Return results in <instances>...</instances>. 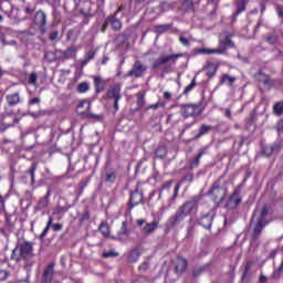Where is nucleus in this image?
Here are the masks:
<instances>
[{"mask_svg":"<svg viewBox=\"0 0 283 283\" xmlns=\"http://www.w3.org/2000/svg\"><path fill=\"white\" fill-rule=\"evenodd\" d=\"M52 217L49 218V222L45 227V229L43 230V232L41 233L40 238H45V235L48 234V231H50V227H52L53 231H61V229H63V224L61 223H52Z\"/></svg>","mask_w":283,"mask_h":283,"instance_id":"12","label":"nucleus"},{"mask_svg":"<svg viewBox=\"0 0 283 283\" xmlns=\"http://www.w3.org/2000/svg\"><path fill=\"white\" fill-rule=\"evenodd\" d=\"M25 12H27V14H32V12H34V9L27 7Z\"/></svg>","mask_w":283,"mask_h":283,"instance_id":"63","label":"nucleus"},{"mask_svg":"<svg viewBox=\"0 0 283 283\" xmlns=\"http://www.w3.org/2000/svg\"><path fill=\"white\" fill-rule=\"evenodd\" d=\"M224 81H228L229 85H233V83H235V77H231L229 75H223L222 82H224Z\"/></svg>","mask_w":283,"mask_h":283,"instance_id":"45","label":"nucleus"},{"mask_svg":"<svg viewBox=\"0 0 283 283\" xmlns=\"http://www.w3.org/2000/svg\"><path fill=\"white\" fill-rule=\"evenodd\" d=\"M227 48H233V41H231V35H226L224 41L220 42L219 50H223V54L227 51Z\"/></svg>","mask_w":283,"mask_h":283,"instance_id":"21","label":"nucleus"},{"mask_svg":"<svg viewBox=\"0 0 283 283\" xmlns=\"http://www.w3.org/2000/svg\"><path fill=\"white\" fill-rule=\"evenodd\" d=\"M138 258H140V251H138V250H133V251L129 253L128 261H129V262H137V261H138Z\"/></svg>","mask_w":283,"mask_h":283,"instance_id":"31","label":"nucleus"},{"mask_svg":"<svg viewBox=\"0 0 283 283\" xmlns=\"http://www.w3.org/2000/svg\"><path fill=\"white\" fill-rule=\"evenodd\" d=\"M50 193H52V190L49 189L46 195L39 201V209H45V207H48V205H50Z\"/></svg>","mask_w":283,"mask_h":283,"instance_id":"22","label":"nucleus"},{"mask_svg":"<svg viewBox=\"0 0 283 283\" xmlns=\"http://www.w3.org/2000/svg\"><path fill=\"white\" fill-rule=\"evenodd\" d=\"M147 72V66L143 65L140 61H136L133 69L128 72V76H135V78H140L143 74Z\"/></svg>","mask_w":283,"mask_h":283,"instance_id":"8","label":"nucleus"},{"mask_svg":"<svg viewBox=\"0 0 283 283\" xmlns=\"http://www.w3.org/2000/svg\"><path fill=\"white\" fill-rule=\"evenodd\" d=\"M99 231L103 233L104 238H109V226H107V223H102L99 226Z\"/></svg>","mask_w":283,"mask_h":283,"instance_id":"33","label":"nucleus"},{"mask_svg":"<svg viewBox=\"0 0 283 283\" xmlns=\"http://www.w3.org/2000/svg\"><path fill=\"white\" fill-rule=\"evenodd\" d=\"M247 10V0H237V11L234 13V17H238L240 12H244Z\"/></svg>","mask_w":283,"mask_h":283,"instance_id":"25","label":"nucleus"},{"mask_svg":"<svg viewBox=\"0 0 283 283\" xmlns=\"http://www.w3.org/2000/svg\"><path fill=\"white\" fill-rule=\"evenodd\" d=\"M125 43H127V38L123 34H119L116 36L115 39V45L117 48H123L125 45Z\"/></svg>","mask_w":283,"mask_h":283,"instance_id":"29","label":"nucleus"},{"mask_svg":"<svg viewBox=\"0 0 283 283\" xmlns=\"http://www.w3.org/2000/svg\"><path fill=\"white\" fill-rule=\"evenodd\" d=\"M8 277V271L0 270V281H3Z\"/></svg>","mask_w":283,"mask_h":283,"instance_id":"51","label":"nucleus"},{"mask_svg":"<svg viewBox=\"0 0 283 283\" xmlns=\"http://www.w3.org/2000/svg\"><path fill=\"white\" fill-rule=\"evenodd\" d=\"M193 87H196V77H193L192 82L190 83V85H188L185 91L184 94H189V92H191V90H193Z\"/></svg>","mask_w":283,"mask_h":283,"instance_id":"43","label":"nucleus"},{"mask_svg":"<svg viewBox=\"0 0 283 283\" xmlns=\"http://www.w3.org/2000/svg\"><path fill=\"white\" fill-rule=\"evenodd\" d=\"M143 202V192L135 190L130 193V200H129V209H133V207H136V205H140Z\"/></svg>","mask_w":283,"mask_h":283,"instance_id":"10","label":"nucleus"},{"mask_svg":"<svg viewBox=\"0 0 283 283\" xmlns=\"http://www.w3.org/2000/svg\"><path fill=\"white\" fill-rule=\"evenodd\" d=\"M250 271H251V264L247 263L245 266H244V272H243V275H242V280H244V279H247L251 275Z\"/></svg>","mask_w":283,"mask_h":283,"instance_id":"40","label":"nucleus"},{"mask_svg":"<svg viewBox=\"0 0 283 283\" xmlns=\"http://www.w3.org/2000/svg\"><path fill=\"white\" fill-rule=\"evenodd\" d=\"M213 222V214L208 213L200 218L199 224L203 227V229H211V224Z\"/></svg>","mask_w":283,"mask_h":283,"instance_id":"15","label":"nucleus"},{"mask_svg":"<svg viewBox=\"0 0 283 283\" xmlns=\"http://www.w3.org/2000/svg\"><path fill=\"white\" fill-rule=\"evenodd\" d=\"M266 216H269V206H264L261 210L260 218L258 219L261 222H268Z\"/></svg>","mask_w":283,"mask_h":283,"instance_id":"32","label":"nucleus"},{"mask_svg":"<svg viewBox=\"0 0 283 283\" xmlns=\"http://www.w3.org/2000/svg\"><path fill=\"white\" fill-rule=\"evenodd\" d=\"M53 277H54V263H50L43 273V282L52 283Z\"/></svg>","mask_w":283,"mask_h":283,"instance_id":"13","label":"nucleus"},{"mask_svg":"<svg viewBox=\"0 0 283 283\" xmlns=\"http://www.w3.org/2000/svg\"><path fill=\"white\" fill-rule=\"evenodd\" d=\"M180 107L185 118H189V116H200L203 109L200 104H181Z\"/></svg>","mask_w":283,"mask_h":283,"instance_id":"3","label":"nucleus"},{"mask_svg":"<svg viewBox=\"0 0 283 283\" xmlns=\"http://www.w3.org/2000/svg\"><path fill=\"white\" fill-rule=\"evenodd\" d=\"M56 36H59V32H52L51 34H50V40L51 41H55L56 40Z\"/></svg>","mask_w":283,"mask_h":283,"instance_id":"58","label":"nucleus"},{"mask_svg":"<svg viewBox=\"0 0 283 283\" xmlns=\"http://www.w3.org/2000/svg\"><path fill=\"white\" fill-rule=\"evenodd\" d=\"M198 211V197H193L191 200H188L182 203L177 210V212L170 217L169 224L170 227H176L187 218V216H193Z\"/></svg>","mask_w":283,"mask_h":283,"instance_id":"1","label":"nucleus"},{"mask_svg":"<svg viewBox=\"0 0 283 283\" xmlns=\"http://www.w3.org/2000/svg\"><path fill=\"white\" fill-rule=\"evenodd\" d=\"M3 123L7 125V127H12V125L19 123V118H17L15 114H8L3 117Z\"/></svg>","mask_w":283,"mask_h":283,"instance_id":"19","label":"nucleus"},{"mask_svg":"<svg viewBox=\"0 0 283 283\" xmlns=\"http://www.w3.org/2000/svg\"><path fill=\"white\" fill-rule=\"evenodd\" d=\"M87 90H90V85L85 82L81 83L78 86H77V91L83 94L85 92H87Z\"/></svg>","mask_w":283,"mask_h":283,"instance_id":"38","label":"nucleus"},{"mask_svg":"<svg viewBox=\"0 0 283 283\" xmlns=\"http://www.w3.org/2000/svg\"><path fill=\"white\" fill-rule=\"evenodd\" d=\"M180 189V184H177L175 187V193L172 196V198H176L178 196V190Z\"/></svg>","mask_w":283,"mask_h":283,"instance_id":"60","label":"nucleus"},{"mask_svg":"<svg viewBox=\"0 0 283 283\" xmlns=\"http://www.w3.org/2000/svg\"><path fill=\"white\" fill-rule=\"evenodd\" d=\"M0 205L1 210L6 213V201L3 200V197L0 195Z\"/></svg>","mask_w":283,"mask_h":283,"instance_id":"56","label":"nucleus"},{"mask_svg":"<svg viewBox=\"0 0 283 283\" xmlns=\"http://www.w3.org/2000/svg\"><path fill=\"white\" fill-rule=\"evenodd\" d=\"M103 258H118V252L109 250L108 252L103 253Z\"/></svg>","mask_w":283,"mask_h":283,"instance_id":"41","label":"nucleus"},{"mask_svg":"<svg viewBox=\"0 0 283 283\" xmlns=\"http://www.w3.org/2000/svg\"><path fill=\"white\" fill-rule=\"evenodd\" d=\"M129 237V230H127V221H123L120 230L114 237L115 240H127Z\"/></svg>","mask_w":283,"mask_h":283,"instance_id":"14","label":"nucleus"},{"mask_svg":"<svg viewBox=\"0 0 283 283\" xmlns=\"http://www.w3.org/2000/svg\"><path fill=\"white\" fill-rule=\"evenodd\" d=\"M282 271H283V268L282 265H280V268L275 270L271 275V280H280V275L282 274Z\"/></svg>","mask_w":283,"mask_h":283,"instance_id":"37","label":"nucleus"},{"mask_svg":"<svg viewBox=\"0 0 283 283\" xmlns=\"http://www.w3.org/2000/svg\"><path fill=\"white\" fill-rule=\"evenodd\" d=\"M186 270H187V259H182L178 256L175 265L176 273H185Z\"/></svg>","mask_w":283,"mask_h":283,"instance_id":"18","label":"nucleus"},{"mask_svg":"<svg viewBox=\"0 0 283 283\" xmlns=\"http://www.w3.org/2000/svg\"><path fill=\"white\" fill-rule=\"evenodd\" d=\"M266 282V276L265 275H261L260 276V283H265Z\"/></svg>","mask_w":283,"mask_h":283,"instance_id":"64","label":"nucleus"},{"mask_svg":"<svg viewBox=\"0 0 283 283\" xmlns=\"http://www.w3.org/2000/svg\"><path fill=\"white\" fill-rule=\"evenodd\" d=\"M118 12H123V7L118 8V10L115 12V15L108 18V22L111 23L113 30H120L123 28V23H120V20H118L116 17Z\"/></svg>","mask_w":283,"mask_h":283,"instance_id":"11","label":"nucleus"},{"mask_svg":"<svg viewBox=\"0 0 283 283\" xmlns=\"http://www.w3.org/2000/svg\"><path fill=\"white\" fill-rule=\"evenodd\" d=\"M107 98H114V109L118 112V101H120V85L111 86L106 93Z\"/></svg>","mask_w":283,"mask_h":283,"instance_id":"5","label":"nucleus"},{"mask_svg":"<svg viewBox=\"0 0 283 283\" xmlns=\"http://www.w3.org/2000/svg\"><path fill=\"white\" fill-rule=\"evenodd\" d=\"M170 28L171 25L169 24L157 25L156 32H159V34H161L163 32H167V30H169Z\"/></svg>","mask_w":283,"mask_h":283,"instance_id":"36","label":"nucleus"},{"mask_svg":"<svg viewBox=\"0 0 283 283\" xmlns=\"http://www.w3.org/2000/svg\"><path fill=\"white\" fill-rule=\"evenodd\" d=\"M258 81L260 83H262L263 85H265V87H268V90H271V78L268 75L260 73L258 75Z\"/></svg>","mask_w":283,"mask_h":283,"instance_id":"23","label":"nucleus"},{"mask_svg":"<svg viewBox=\"0 0 283 283\" xmlns=\"http://www.w3.org/2000/svg\"><path fill=\"white\" fill-rule=\"evenodd\" d=\"M106 180H107V182H114V180H116V175H114V174H108V175L106 176Z\"/></svg>","mask_w":283,"mask_h":283,"instance_id":"53","label":"nucleus"},{"mask_svg":"<svg viewBox=\"0 0 283 283\" xmlns=\"http://www.w3.org/2000/svg\"><path fill=\"white\" fill-rule=\"evenodd\" d=\"M30 105H34V103H41V99L39 97H34L32 99H30Z\"/></svg>","mask_w":283,"mask_h":283,"instance_id":"59","label":"nucleus"},{"mask_svg":"<svg viewBox=\"0 0 283 283\" xmlns=\"http://www.w3.org/2000/svg\"><path fill=\"white\" fill-rule=\"evenodd\" d=\"M200 54H224L223 49H201Z\"/></svg>","mask_w":283,"mask_h":283,"instance_id":"26","label":"nucleus"},{"mask_svg":"<svg viewBox=\"0 0 283 283\" xmlns=\"http://www.w3.org/2000/svg\"><path fill=\"white\" fill-rule=\"evenodd\" d=\"M86 220H90V212L88 211H85L81 219H80V222H85Z\"/></svg>","mask_w":283,"mask_h":283,"instance_id":"49","label":"nucleus"},{"mask_svg":"<svg viewBox=\"0 0 283 283\" xmlns=\"http://www.w3.org/2000/svg\"><path fill=\"white\" fill-rule=\"evenodd\" d=\"M269 222L268 221H260L258 220L252 232V241L255 242L258 241V238H260V233H262V229L266 227Z\"/></svg>","mask_w":283,"mask_h":283,"instance_id":"9","label":"nucleus"},{"mask_svg":"<svg viewBox=\"0 0 283 283\" xmlns=\"http://www.w3.org/2000/svg\"><path fill=\"white\" fill-rule=\"evenodd\" d=\"M264 156L271 157L274 154L273 146H266L263 148Z\"/></svg>","mask_w":283,"mask_h":283,"instance_id":"39","label":"nucleus"},{"mask_svg":"<svg viewBox=\"0 0 283 283\" xmlns=\"http://www.w3.org/2000/svg\"><path fill=\"white\" fill-rule=\"evenodd\" d=\"M277 132H283V119L277 124Z\"/></svg>","mask_w":283,"mask_h":283,"instance_id":"62","label":"nucleus"},{"mask_svg":"<svg viewBox=\"0 0 283 283\" xmlns=\"http://www.w3.org/2000/svg\"><path fill=\"white\" fill-rule=\"evenodd\" d=\"M240 202H242V199L240 198V191L235 190L230 197V205H234V207H238Z\"/></svg>","mask_w":283,"mask_h":283,"instance_id":"24","label":"nucleus"},{"mask_svg":"<svg viewBox=\"0 0 283 283\" xmlns=\"http://www.w3.org/2000/svg\"><path fill=\"white\" fill-rule=\"evenodd\" d=\"M202 268H196L193 271H192V275L193 277H198V275H200L202 273Z\"/></svg>","mask_w":283,"mask_h":283,"instance_id":"50","label":"nucleus"},{"mask_svg":"<svg viewBox=\"0 0 283 283\" xmlns=\"http://www.w3.org/2000/svg\"><path fill=\"white\" fill-rule=\"evenodd\" d=\"M274 114H276V116H282L283 113V102H277L274 107Z\"/></svg>","mask_w":283,"mask_h":283,"instance_id":"34","label":"nucleus"},{"mask_svg":"<svg viewBox=\"0 0 283 283\" xmlns=\"http://www.w3.org/2000/svg\"><path fill=\"white\" fill-rule=\"evenodd\" d=\"M34 23L35 25H39V28H45V23H46L45 12L41 10L38 11L34 15Z\"/></svg>","mask_w":283,"mask_h":283,"instance_id":"17","label":"nucleus"},{"mask_svg":"<svg viewBox=\"0 0 283 283\" xmlns=\"http://www.w3.org/2000/svg\"><path fill=\"white\" fill-rule=\"evenodd\" d=\"M137 227H143L142 228L143 233H145L146 235H149V233H154V231H156V229H158V222L153 221L150 223H147V221L145 219H138Z\"/></svg>","mask_w":283,"mask_h":283,"instance_id":"6","label":"nucleus"},{"mask_svg":"<svg viewBox=\"0 0 283 283\" xmlns=\"http://www.w3.org/2000/svg\"><path fill=\"white\" fill-rule=\"evenodd\" d=\"M168 8H169V4L166 3V2H163V3L160 4V10H161V12H166Z\"/></svg>","mask_w":283,"mask_h":283,"instance_id":"57","label":"nucleus"},{"mask_svg":"<svg viewBox=\"0 0 283 283\" xmlns=\"http://www.w3.org/2000/svg\"><path fill=\"white\" fill-rule=\"evenodd\" d=\"M179 41H180V43H182V45H187V46L190 45L189 40L185 36H180Z\"/></svg>","mask_w":283,"mask_h":283,"instance_id":"54","label":"nucleus"},{"mask_svg":"<svg viewBox=\"0 0 283 283\" xmlns=\"http://www.w3.org/2000/svg\"><path fill=\"white\" fill-rule=\"evenodd\" d=\"M180 59V54H171V55H164L155 60L153 67L154 70H158L160 65H165L169 62L176 63V60Z\"/></svg>","mask_w":283,"mask_h":283,"instance_id":"7","label":"nucleus"},{"mask_svg":"<svg viewBox=\"0 0 283 283\" xmlns=\"http://www.w3.org/2000/svg\"><path fill=\"white\" fill-rule=\"evenodd\" d=\"M36 171V164H32L31 168L29 169V174L31 176L32 182H34V172Z\"/></svg>","mask_w":283,"mask_h":283,"instance_id":"46","label":"nucleus"},{"mask_svg":"<svg viewBox=\"0 0 283 283\" xmlns=\"http://www.w3.org/2000/svg\"><path fill=\"white\" fill-rule=\"evenodd\" d=\"M36 78H39V76L36 75V73H31L29 76V83L30 85H36Z\"/></svg>","mask_w":283,"mask_h":283,"instance_id":"44","label":"nucleus"},{"mask_svg":"<svg viewBox=\"0 0 283 283\" xmlns=\"http://www.w3.org/2000/svg\"><path fill=\"white\" fill-rule=\"evenodd\" d=\"M78 52V49L74 45L69 46L65 51L62 52V59H75L76 53Z\"/></svg>","mask_w":283,"mask_h":283,"instance_id":"16","label":"nucleus"},{"mask_svg":"<svg viewBox=\"0 0 283 283\" xmlns=\"http://www.w3.org/2000/svg\"><path fill=\"white\" fill-rule=\"evenodd\" d=\"M7 101H8V105H10L12 107V105H18V103L21 101V98L19 97L18 93H15L12 95H8Z\"/></svg>","mask_w":283,"mask_h":283,"instance_id":"27","label":"nucleus"},{"mask_svg":"<svg viewBox=\"0 0 283 283\" xmlns=\"http://www.w3.org/2000/svg\"><path fill=\"white\" fill-rule=\"evenodd\" d=\"M88 117L90 118H95V120H103V118H104L103 115H94V114H90Z\"/></svg>","mask_w":283,"mask_h":283,"instance_id":"55","label":"nucleus"},{"mask_svg":"<svg viewBox=\"0 0 283 283\" xmlns=\"http://www.w3.org/2000/svg\"><path fill=\"white\" fill-rule=\"evenodd\" d=\"M268 43H270V45H275V43H277V35L275 34H270L266 39Z\"/></svg>","mask_w":283,"mask_h":283,"instance_id":"42","label":"nucleus"},{"mask_svg":"<svg viewBox=\"0 0 283 283\" xmlns=\"http://www.w3.org/2000/svg\"><path fill=\"white\" fill-rule=\"evenodd\" d=\"M282 147H283L282 142H277L276 144H274V145L272 146L274 153H275V151H280V149H282Z\"/></svg>","mask_w":283,"mask_h":283,"instance_id":"48","label":"nucleus"},{"mask_svg":"<svg viewBox=\"0 0 283 283\" xmlns=\"http://www.w3.org/2000/svg\"><path fill=\"white\" fill-rule=\"evenodd\" d=\"M94 83H95V86L97 87V92H101V90H98L101 87V84L103 83V80L98 76H95L94 77Z\"/></svg>","mask_w":283,"mask_h":283,"instance_id":"47","label":"nucleus"},{"mask_svg":"<svg viewBox=\"0 0 283 283\" xmlns=\"http://www.w3.org/2000/svg\"><path fill=\"white\" fill-rule=\"evenodd\" d=\"M94 56H96V51H90L85 59H88V61H92V59H94Z\"/></svg>","mask_w":283,"mask_h":283,"instance_id":"52","label":"nucleus"},{"mask_svg":"<svg viewBox=\"0 0 283 283\" xmlns=\"http://www.w3.org/2000/svg\"><path fill=\"white\" fill-rule=\"evenodd\" d=\"M211 129H213L212 126L202 125L195 138H200V136H205V134H208V132H211Z\"/></svg>","mask_w":283,"mask_h":283,"instance_id":"30","label":"nucleus"},{"mask_svg":"<svg viewBox=\"0 0 283 283\" xmlns=\"http://www.w3.org/2000/svg\"><path fill=\"white\" fill-rule=\"evenodd\" d=\"M180 10L182 12H193V0H184Z\"/></svg>","mask_w":283,"mask_h":283,"instance_id":"20","label":"nucleus"},{"mask_svg":"<svg viewBox=\"0 0 283 283\" xmlns=\"http://www.w3.org/2000/svg\"><path fill=\"white\" fill-rule=\"evenodd\" d=\"M210 196H212V200L217 202V205H220L222 200H224V197L227 196V189L220 187L218 184H214L212 189L210 190Z\"/></svg>","mask_w":283,"mask_h":283,"instance_id":"4","label":"nucleus"},{"mask_svg":"<svg viewBox=\"0 0 283 283\" xmlns=\"http://www.w3.org/2000/svg\"><path fill=\"white\" fill-rule=\"evenodd\" d=\"M87 63H90V60L87 57H85L84 60L81 61V67H85V65H87Z\"/></svg>","mask_w":283,"mask_h":283,"instance_id":"61","label":"nucleus"},{"mask_svg":"<svg viewBox=\"0 0 283 283\" xmlns=\"http://www.w3.org/2000/svg\"><path fill=\"white\" fill-rule=\"evenodd\" d=\"M155 156L156 158H165V156H167V147L165 146H159L156 150H155Z\"/></svg>","mask_w":283,"mask_h":283,"instance_id":"28","label":"nucleus"},{"mask_svg":"<svg viewBox=\"0 0 283 283\" xmlns=\"http://www.w3.org/2000/svg\"><path fill=\"white\" fill-rule=\"evenodd\" d=\"M202 156H205V150H200L199 154L197 155V157L195 158V160L191 163L190 167H198V165H200V158H202Z\"/></svg>","mask_w":283,"mask_h":283,"instance_id":"35","label":"nucleus"},{"mask_svg":"<svg viewBox=\"0 0 283 283\" xmlns=\"http://www.w3.org/2000/svg\"><path fill=\"white\" fill-rule=\"evenodd\" d=\"M32 251H33L32 243L23 242L17 245V248L12 251L11 258L12 260H17V262H19V260H30L34 255Z\"/></svg>","mask_w":283,"mask_h":283,"instance_id":"2","label":"nucleus"}]
</instances>
